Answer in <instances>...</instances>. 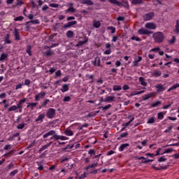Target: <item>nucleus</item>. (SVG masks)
Instances as JSON below:
<instances>
[{
  "label": "nucleus",
  "instance_id": "44",
  "mask_svg": "<svg viewBox=\"0 0 179 179\" xmlns=\"http://www.w3.org/2000/svg\"><path fill=\"white\" fill-rule=\"evenodd\" d=\"M157 118L159 120H163L164 118V114H163V112H159L157 114Z\"/></svg>",
  "mask_w": 179,
  "mask_h": 179
},
{
  "label": "nucleus",
  "instance_id": "45",
  "mask_svg": "<svg viewBox=\"0 0 179 179\" xmlns=\"http://www.w3.org/2000/svg\"><path fill=\"white\" fill-rule=\"evenodd\" d=\"M29 22L32 24H40V20H31Z\"/></svg>",
  "mask_w": 179,
  "mask_h": 179
},
{
  "label": "nucleus",
  "instance_id": "23",
  "mask_svg": "<svg viewBox=\"0 0 179 179\" xmlns=\"http://www.w3.org/2000/svg\"><path fill=\"white\" fill-rule=\"evenodd\" d=\"M69 90V85L64 84L62 85V88L61 89V92L62 93H65V92H68Z\"/></svg>",
  "mask_w": 179,
  "mask_h": 179
},
{
  "label": "nucleus",
  "instance_id": "61",
  "mask_svg": "<svg viewBox=\"0 0 179 179\" xmlns=\"http://www.w3.org/2000/svg\"><path fill=\"white\" fill-rule=\"evenodd\" d=\"M11 148H12V145H10V144L5 145L3 148L5 150H9V149H11Z\"/></svg>",
  "mask_w": 179,
  "mask_h": 179
},
{
  "label": "nucleus",
  "instance_id": "1",
  "mask_svg": "<svg viewBox=\"0 0 179 179\" xmlns=\"http://www.w3.org/2000/svg\"><path fill=\"white\" fill-rule=\"evenodd\" d=\"M152 38H154L155 43L160 44L164 41V34L160 31L155 32L152 35Z\"/></svg>",
  "mask_w": 179,
  "mask_h": 179
},
{
  "label": "nucleus",
  "instance_id": "40",
  "mask_svg": "<svg viewBox=\"0 0 179 179\" xmlns=\"http://www.w3.org/2000/svg\"><path fill=\"white\" fill-rule=\"evenodd\" d=\"M24 19V17L20 15L14 18V22H22Z\"/></svg>",
  "mask_w": 179,
  "mask_h": 179
},
{
  "label": "nucleus",
  "instance_id": "15",
  "mask_svg": "<svg viewBox=\"0 0 179 179\" xmlns=\"http://www.w3.org/2000/svg\"><path fill=\"white\" fill-rule=\"evenodd\" d=\"M153 93L154 92H151L150 94H145L144 96H143V97H142L143 101H146V100H149V99L152 97L153 96Z\"/></svg>",
  "mask_w": 179,
  "mask_h": 179
},
{
  "label": "nucleus",
  "instance_id": "11",
  "mask_svg": "<svg viewBox=\"0 0 179 179\" xmlns=\"http://www.w3.org/2000/svg\"><path fill=\"white\" fill-rule=\"evenodd\" d=\"M45 92H41L35 96V101H40V99L45 97Z\"/></svg>",
  "mask_w": 179,
  "mask_h": 179
},
{
  "label": "nucleus",
  "instance_id": "35",
  "mask_svg": "<svg viewBox=\"0 0 179 179\" xmlns=\"http://www.w3.org/2000/svg\"><path fill=\"white\" fill-rule=\"evenodd\" d=\"M143 1L142 0H132V5H141Z\"/></svg>",
  "mask_w": 179,
  "mask_h": 179
},
{
  "label": "nucleus",
  "instance_id": "50",
  "mask_svg": "<svg viewBox=\"0 0 179 179\" xmlns=\"http://www.w3.org/2000/svg\"><path fill=\"white\" fill-rule=\"evenodd\" d=\"M45 55L46 57H51V55H52V51L51 50H48L45 52Z\"/></svg>",
  "mask_w": 179,
  "mask_h": 179
},
{
  "label": "nucleus",
  "instance_id": "3",
  "mask_svg": "<svg viewBox=\"0 0 179 179\" xmlns=\"http://www.w3.org/2000/svg\"><path fill=\"white\" fill-rule=\"evenodd\" d=\"M51 135H53V138H55V141H57V142H59V140H61V136L56 134L55 131L54 130H50V131L43 134V138L45 139L46 138H48V136H51Z\"/></svg>",
  "mask_w": 179,
  "mask_h": 179
},
{
  "label": "nucleus",
  "instance_id": "27",
  "mask_svg": "<svg viewBox=\"0 0 179 179\" xmlns=\"http://www.w3.org/2000/svg\"><path fill=\"white\" fill-rule=\"evenodd\" d=\"M64 134L65 135H66V136H73V131H72V130L69 129H66L64 131Z\"/></svg>",
  "mask_w": 179,
  "mask_h": 179
},
{
  "label": "nucleus",
  "instance_id": "31",
  "mask_svg": "<svg viewBox=\"0 0 179 179\" xmlns=\"http://www.w3.org/2000/svg\"><path fill=\"white\" fill-rule=\"evenodd\" d=\"M128 135H129V133L128 132L120 134V137L117 138V141L122 139V138H126V136H128Z\"/></svg>",
  "mask_w": 179,
  "mask_h": 179
},
{
  "label": "nucleus",
  "instance_id": "30",
  "mask_svg": "<svg viewBox=\"0 0 179 179\" xmlns=\"http://www.w3.org/2000/svg\"><path fill=\"white\" fill-rule=\"evenodd\" d=\"M104 101L106 103H111V101H114V96H108L105 98Z\"/></svg>",
  "mask_w": 179,
  "mask_h": 179
},
{
  "label": "nucleus",
  "instance_id": "62",
  "mask_svg": "<svg viewBox=\"0 0 179 179\" xmlns=\"http://www.w3.org/2000/svg\"><path fill=\"white\" fill-rule=\"evenodd\" d=\"M170 44H174L176 43V36H173L172 38L169 41Z\"/></svg>",
  "mask_w": 179,
  "mask_h": 179
},
{
  "label": "nucleus",
  "instance_id": "14",
  "mask_svg": "<svg viewBox=\"0 0 179 179\" xmlns=\"http://www.w3.org/2000/svg\"><path fill=\"white\" fill-rule=\"evenodd\" d=\"M10 37V34H7L6 36L4 37V44H12V41H10L9 38Z\"/></svg>",
  "mask_w": 179,
  "mask_h": 179
},
{
  "label": "nucleus",
  "instance_id": "12",
  "mask_svg": "<svg viewBox=\"0 0 179 179\" xmlns=\"http://www.w3.org/2000/svg\"><path fill=\"white\" fill-rule=\"evenodd\" d=\"M155 87L157 88V93H162V92H164V90H166V87L162 84H157L155 85Z\"/></svg>",
  "mask_w": 179,
  "mask_h": 179
},
{
  "label": "nucleus",
  "instance_id": "28",
  "mask_svg": "<svg viewBox=\"0 0 179 179\" xmlns=\"http://www.w3.org/2000/svg\"><path fill=\"white\" fill-rule=\"evenodd\" d=\"M113 90L114 92H120V90H122V87H121V85H113Z\"/></svg>",
  "mask_w": 179,
  "mask_h": 179
},
{
  "label": "nucleus",
  "instance_id": "22",
  "mask_svg": "<svg viewBox=\"0 0 179 179\" xmlns=\"http://www.w3.org/2000/svg\"><path fill=\"white\" fill-rule=\"evenodd\" d=\"M142 93H145V90L134 91V92H131L130 96L132 97L134 96H138V94H142Z\"/></svg>",
  "mask_w": 179,
  "mask_h": 179
},
{
  "label": "nucleus",
  "instance_id": "58",
  "mask_svg": "<svg viewBox=\"0 0 179 179\" xmlns=\"http://www.w3.org/2000/svg\"><path fill=\"white\" fill-rule=\"evenodd\" d=\"M49 6H50V8H58V6H59V4H57V3H50Z\"/></svg>",
  "mask_w": 179,
  "mask_h": 179
},
{
  "label": "nucleus",
  "instance_id": "5",
  "mask_svg": "<svg viewBox=\"0 0 179 179\" xmlns=\"http://www.w3.org/2000/svg\"><path fill=\"white\" fill-rule=\"evenodd\" d=\"M45 118V113H41L38 115V117L35 120V122L37 124H43Z\"/></svg>",
  "mask_w": 179,
  "mask_h": 179
},
{
  "label": "nucleus",
  "instance_id": "43",
  "mask_svg": "<svg viewBox=\"0 0 179 179\" xmlns=\"http://www.w3.org/2000/svg\"><path fill=\"white\" fill-rule=\"evenodd\" d=\"M36 164L38 166V170H39V171H42V170H44V166H43V165H41V162H36Z\"/></svg>",
  "mask_w": 179,
  "mask_h": 179
},
{
  "label": "nucleus",
  "instance_id": "64",
  "mask_svg": "<svg viewBox=\"0 0 179 179\" xmlns=\"http://www.w3.org/2000/svg\"><path fill=\"white\" fill-rule=\"evenodd\" d=\"M87 41V40L85 41H78V45H83V44H86V42Z\"/></svg>",
  "mask_w": 179,
  "mask_h": 179
},
{
  "label": "nucleus",
  "instance_id": "20",
  "mask_svg": "<svg viewBox=\"0 0 179 179\" xmlns=\"http://www.w3.org/2000/svg\"><path fill=\"white\" fill-rule=\"evenodd\" d=\"M48 103H50V99H45L44 101L42 103L41 106L39 107V109L41 110V108H45Z\"/></svg>",
  "mask_w": 179,
  "mask_h": 179
},
{
  "label": "nucleus",
  "instance_id": "37",
  "mask_svg": "<svg viewBox=\"0 0 179 179\" xmlns=\"http://www.w3.org/2000/svg\"><path fill=\"white\" fill-rule=\"evenodd\" d=\"M27 124L25 123H20L18 125H17L16 128L17 129H23V128H24V127H26Z\"/></svg>",
  "mask_w": 179,
  "mask_h": 179
},
{
  "label": "nucleus",
  "instance_id": "2",
  "mask_svg": "<svg viewBox=\"0 0 179 179\" xmlns=\"http://www.w3.org/2000/svg\"><path fill=\"white\" fill-rule=\"evenodd\" d=\"M110 3L112 5H116L117 6H119L120 8L124 7V8H129V3H128V1H125L122 0L121 2H120L118 0H108Z\"/></svg>",
  "mask_w": 179,
  "mask_h": 179
},
{
  "label": "nucleus",
  "instance_id": "57",
  "mask_svg": "<svg viewBox=\"0 0 179 179\" xmlns=\"http://www.w3.org/2000/svg\"><path fill=\"white\" fill-rule=\"evenodd\" d=\"M131 40H135L136 41H142V39L136 36H131Z\"/></svg>",
  "mask_w": 179,
  "mask_h": 179
},
{
  "label": "nucleus",
  "instance_id": "10",
  "mask_svg": "<svg viewBox=\"0 0 179 179\" xmlns=\"http://www.w3.org/2000/svg\"><path fill=\"white\" fill-rule=\"evenodd\" d=\"M78 24V21H71L67 22L66 24L64 25L63 28L64 29H71L72 26H75V24Z\"/></svg>",
  "mask_w": 179,
  "mask_h": 179
},
{
  "label": "nucleus",
  "instance_id": "63",
  "mask_svg": "<svg viewBox=\"0 0 179 179\" xmlns=\"http://www.w3.org/2000/svg\"><path fill=\"white\" fill-rule=\"evenodd\" d=\"M101 108H103V110H108L109 108H111V104H108L105 106H102Z\"/></svg>",
  "mask_w": 179,
  "mask_h": 179
},
{
  "label": "nucleus",
  "instance_id": "59",
  "mask_svg": "<svg viewBox=\"0 0 179 179\" xmlns=\"http://www.w3.org/2000/svg\"><path fill=\"white\" fill-rule=\"evenodd\" d=\"M48 146L47 145H42V148L38 150V152H43V150H45V149H48Z\"/></svg>",
  "mask_w": 179,
  "mask_h": 179
},
{
  "label": "nucleus",
  "instance_id": "25",
  "mask_svg": "<svg viewBox=\"0 0 179 179\" xmlns=\"http://www.w3.org/2000/svg\"><path fill=\"white\" fill-rule=\"evenodd\" d=\"M153 76H155V78H159V76H162V71L159 70H155L152 73Z\"/></svg>",
  "mask_w": 179,
  "mask_h": 179
},
{
  "label": "nucleus",
  "instance_id": "29",
  "mask_svg": "<svg viewBox=\"0 0 179 179\" xmlns=\"http://www.w3.org/2000/svg\"><path fill=\"white\" fill-rule=\"evenodd\" d=\"M178 87H179V83H176V84L172 85V86L167 90V92H171V90H176V89H178Z\"/></svg>",
  "mask_w": 179,
  "mask_h": 179
},
{
  "label": "nucleus",
  "instance_id": "46",
  "mask_svg": "<svg viewBox=\"0 0 179 179\" xmlns=\"http://www.w3.org/2000/svg\"><path fill=\"white\" fill-rule=\"evenodd\" d=\"M134 120H135V117H132L129 122H126L125 124H122V127H128L129 125V124H131V122H132V121H134Z\"/></svg>",
  "mask_w": 179,
  "mask_h": 179
},
{
  "label": "nucleus",
  "instance_id": "32",
  "mask_svg": "<svg viewBox=\"0 0 179 179\" xmlns=\"http://www.w3.org/2000/svg\"><path fill=\"white\" fill-rule=\"evenodd\" d=\"M160 104H162V101H156L152 102V103H151V107H152V108L157 107L158 106H160Z\"/></svg>",
  "mask_w": 179,
  "mask_h": 179
},
{
  "label": "nucleus",
  "instance_id": "16",
  "mask_svg": "<svg viewBox=\"0 0 179 179\" xmlns=\"http://www.w3.org/2000/svg\"><path fill=\"white\" fill-rule=\"evenodd\" d=\"M100 57H96L94 59V62H92V65H94V66H100Z\"/></svg>",
  "mask_w": 179,
  "mask_h": 179
},
{
  "label": "nucleus",
  "instance_id": "4",
  "mask_svg": "<svg viewBox=\"0 0 179 179\" xmlns=\"http://www.w3.org/2000/svg\"><path fill=\"white\" fill-rule=\"evenodd\" d=\"M48 120H52V118H55V115H57V110L55 109L50 108L46 110V113L45 115Z\"/></svg>",
  "mask_w": 179,
  "mask_h": 179
},
{
  "label": "nucleus",
  "instance_id": "42",
  "mask_svg": "<svg viewBox=\"0 0 179 179\" xmlns=\"http://www.w3.org/2000/svg\"><path fill=\"white\" fill-rule=\"evenodd\" d=\"M61 76H62V73L61 70H58L57 71L55 72V79H57V78H59Z\"/></svg>",
  "mask_w": 179,
  "mask_h": 179
},
{
  "label": "nucleus",
  "instance_id": "33",
  "mask_svg": "<svg viewBox=\"0 0 179 179\" xmlns=\"http://www.w3.org/2000/svg\"><path fill=\"white\" fill-rule=\"evenodd\" d=\"M26 52L29 57H31V45H28L26 49Z\"/></svg>",
  "mask_w": 179,
  "mask_h": 179
},
{
  "label": "nucleus",
  "instance_id": "24",
  "mask_svg": "<svg viewBox=\"0 0 179 179\" xmlns=\"http://www.w3.org/2000/svg\"><path fill=\"white\" fill-rule=\"evenodd\" d=\"M27 106V108H31V110H34V107L38 104V103H28Z\"/></svg>",
  "mask_w": 179,
  "mask_h": 179
},
{
  "label": "nucleus",
  "instance_id": "7",
  "mask_svg": "<svg viewBox=\"0 0 179 179\" xmlns=\"http://www.w3.org/2000/svg\"><path fill=\"white\" fill-rule=\"evenodd\" d=\"M153 17H155V13L153 12H150L148 13H146L144 16H143V20L145 22H148V20H152V19H153Z\"/></svg>",
  "mask_w": 179,
  "mask_h": 179
},
{
  "label": "nucleus",
  "instance_id": "48",
  "mask_svg": "<svg viewBox=\"0 0 179 179\" xmlns=\"http://www.w3.org/2000/svg\"><path fill=\"white\" fill-rule=\"evenodd\" d=\"M71 100H72V99H71V96H65V97L63 99V101H64L65 103H66V102H68V101H71Z\"/></svg>",
  "mask_w": 179,
  "mask_h": 179
},
{
  "label": "nucleus",
  "instance_id": "51",
  "mask_svg": "<svg viewBox=\"0 0 179 179\" xmlns=\"http://www.w3.org/2000/svg\"><path fill=\"white\" fill-rule=\"evenodd\" d=\"M155 122V117H150L148 119L147 124H153Z\"/></svg>",
  "mask_w": 179,
  "mask_h": 179
},
{
  "label": "nucleus",
  "instance_id": "54",
  "mask_svg": "<svg viewBox=\"0 0 179 179\" xmlns=\"http://www.w3.org/2000/svg\"><path fill=\"white\" fill-rule=\"evenodd\" d=\"M66 12H71V13H75V8L73 7H69Z\"/></svg>",
  "mask_w": 179,
  "mask_h": 179
},
{
  "label": "nucleus",
  "instance_id": "21",
  "mask_svg": "<svg viewBox=\"0 0 179 179\" xmlns=\"http://www.w3.org/2000/svg\"><path fill=\"white\" fill-rule=\"evenodd\" d=\"M66 36L68 38H73V36H75V33L73 31L69 30L67 31Z\"/></svg>",
  "mask_w": 179,
  "mask_h": 179
},
{
  "label": "nucleus",
  "instance_id": "49",
  "mask_svg": "<svg viewBox=\"0 0 179 179\" xmlns=\"http://www.w3.org/2000/svg\"><path fill=\"white\" fill-rule=\"evenodd\" d=\"M16 110H17V108H16V106L15 105L8 108V111H16Z\"/></svg>",
  "mask_w": 179,
  "mask_h": 179
},
{
  "label": "nucleus",
  "instance_id": "36",
  "mask_svg": "<svg viewBox=\"0 0 179 179\" xmlns=\"http://www.w3.org/2000/svg\"><path fill=\"white\" fill-rule=\"evenodd\" d=\"M15 168V164L13 162H10L8 166H7V171H9L10 170H12V169Z\"/></svg>",
  "mask_w": 179,
  "mask_h": 179
},
{
  "label": "nucleus",
  "instance_id": "19",
  "mask_svg": "<svg viewBox=\"0 0 179 179\" xmlns=\"http://www.w3.org/2000/svg\"><path fill=\"white\" fill-rule=\"evenodd\" d=\"M83 5H87L88 6H92L94 4L93 1L92 0H83L81 1Z\"/></svg>",
  "mask_w": 179,
  "mask_h": 179
},
{
  "label": "nucleus",
  "instance_id": "13",
  "mask_svg": "<svg viewBox=\"0 0 179 179\" xmlns=\"http://www.w3.org/2000/svg\"><path fill=\"white\" fill-rule=\"evenodd\" d=\"M138 81H139L140 85H141V86H144V87H146L148 86V83H146L145 81V78L139 77Z\"/></svg>",
  "mask_w": 179,
  "mask_h": 179
},
{
  "label": "nucleus",
  "instance_id": "9",
  "mask_svg": "<svg viewBox=\"0 0 179 179\" xmlns=\"http://www.w3.org/2000/svg\"><path fill=\"white\" fill-rule=\"evenodd\" d=\"M26 101H27V99L24 98L23 99L20 100L19 103L17 104L16 108L17 110H20V113H22V104H23L24 103H26Z\"/></svg>",
  "mask_w": 179,
  "mask_h": 179
},
{
  "label": "nucleus",
  "instance_id": "53",
  "mask_svg": "<svg viewBox=\"0 0 179 179\" xmlns=\"http://www.w3.org/2000/svg\"><path fill=\"white\" fill-rule=\"evenodd\" d=\"M88 154L90 155L91 156H94V155H96V152L94 151V150L93 149H90L89 151H88Z\"/></svg>",
  "mask_w": 179,
  "mask_h": 179
},
{
  "label": "nucleus",
  "instance_id": "17",
  "mask_svg": "<svg viewBox=\"0 0 179 179\" xmlns=\"http://www.w3.org/2000/svg\"><path fill=\"white\" fill-rule=\"evenodd\" d=\"M14 36H15V40L16 41H19V40H20V34H19V31L16 28L14 29Z\"/></svg>",
  "mask_w": 179,
  "mask_h": 179
},
{
  "label": "nucleus",
  "instance_id": "8",
  "mask_svg": "<svg viewBox=\"0 0 179 179\" xmlns=\"http://www.w3.org/2000/svg\"><path fill=\"white\" fill-rule=\"evenodd\" d=\"M145 29H150V30H156V29L157 28V27L153 22H147L145 24Z\"/></svg>",
  "mask_w": 179,
  "mask_h": 179
},
{
  "label": "nucleus",
  "instance_id": "6",
  "mask_svg": "<svg viewBox=\"0 0 179 179\" xmlns=\"http://www.w3.org/2000/svg\"><path fill=\"white\" fill-rule=\"evenodd\" d=\"M152 33H153V31H149L145 28H141L138 31V34H140V36L149 35V34H152Z\"/></svg>",
  "mask_w": 179,
  "mask_h": 179
},
{
  "label": "nucleus",
  "instance_id": "39",
  "mask_svg": "<svg viewBox=\"0 0 179 179\" xmlns=\"http://www.w3.org/2000/svg\"><path fill=\"white\" fill-rule=\"evenodd\" d=\"M18 173H19V170L17 169L13 170L10 173V176L15 177V176H16V174H17Z\"/></svg>",
  "mask_w": 179,
  "mask_h": 179
},
{
  "label": "nucleus",
  "instance_id": "34",
  "mask_svg": "<svg viewBox=\"0 0 179 179\" xmlns=\"http://www.w3.org/2000/svg\"><path fill=\"white\" fill-rule=\"evenodd\" d=\"M154 170H157V171H160V170H167V167H169V166H162L161 168L157 167V166H152Z\"/></svg>",
  "mask_w": 179,
  "mask_h": 179
},
{
  "label": "nucleus",
  "instance_id": "60",
  "mask_svg": "<svg viewBox=\"0 0 179 179\" xmlns=\"http://www.w3.org/2000/svg\"><path fill=\"white\" fill-rule=\"evenodd\" d=\"M166 160H167L166 158H164V157H161L159 158L158 162L159 163H162L163 162H166Z\"/></svg>",
  "mask_w": 179,
  "mask_h": 179
},
{
  "label": "nucleus",
  "instance_id": "47",
  "mask_svg": "<svg viewBox=\"0 0 179 179\" xmlns=\"http://www.w3.org/2000/svg\"><path fill=\"white\" fill-rule=\"evenodd\" d=\"M108 30H111V34H114L115 33V27H108Z\"/></svg>",
  "mask_w": 179,
  "mask_h": 179
},
{
  "label": "nucleus",
  "instance_id": "26",
  "mask_svg": "<svg viewBox=\"0 0 179 179\" xmlns=\"http://www.w3.org/2000/svg\"><path fill=\"white\" fill-rule=\"evenodd\" d=\"M174 33H176V34H179V20H176V24L175 26V29L173 30Z\"/></svg>",
  "mask_w": 179,
  "mask_h": 179
},
{
  "label": "nucleus",
  "instance_id": "55",
  "mask_svg": "<svg viewBox=\"0 0 179 179\" xmlns=\"http://www.w3.org/2000/svg\"><path fill=\"white\" fill-rule=\"evenodd\" d=\"M92 117H96V113H90L88 115H86L87 118H90Z\"/></svg>",
  "mask_w": 179,
  "mask_h": 179
},
{
  "label": "nucleus",
  "instance_id": "56",
  "mask_svg": "<svg viewBox=\"0 0 179 179\" xmlns=\"http://www.w3.org/2000/svg\"><path fill=\"white\" fill-rule=\"evenodd\" d=\"M103 54L105 55H110V54H111V49H107L103 52Z\"/></svg>",
  "mask_w": 179,
  "mask_h": 179
},
{
  "label": "nucleus",
  "instance_id": "52",
  "mask_svg": "<svg viewBox=\"0 0 179 179\" xmlns=\"http://www.w3.org/2000/svg\"><path fill=\"white\" fill-rule=\"evenodd\" d=\"M173 148L166 149L165 151L162 155H165L166 153H171Z\"/></svg>",
  "mask_w": 179,
  "mask_h": 179
},
{
  "label": "nucleus",
  "instance_id": "38",
  "mask_svg": "<svg viewBox=\"0 0 179 179\" xmlns=\"http://www.w3.org/2000/svg\"><path fill=\"white\" fill-rule=\"evenodd\" d=\"M94 27H96V29H99L100 26H101V23H100V21H95L93 24Z\"/></svg>",
  "mask_w": 179,
  "mask_h": 179
},
{
  "label": "nucleus",
  "instance_id": "41",
  "mask_svg": "<svg viewBox=\"0 0 179 179\" xmlns=\"http://www.w3.org/2000/svg\"><path fill=\"white\" fill-rule=\"evenodd\" d=\"M6 58H8V55L5 54V53H2L1 57H0V61H5V59H6Z\"/></svg>",
  "mask_w": 179,
  "mask_h": 179
},
{
  "label": "nucleus",
  "instance_id": "18",
  "mask_svg": "<svg viewBox=\"0 0 179 179\" xmlns=\"http://www.w3.org/2000/svg\"><path fill=\"white\" fill-rule=\"evenodd\" d=\"M129 146V143L121 144L119 148V152H124V150H125L126 148H128Z\"/></svg>",
  "mask_w": 179,
  "mask_h": 179
}]
</instances>
